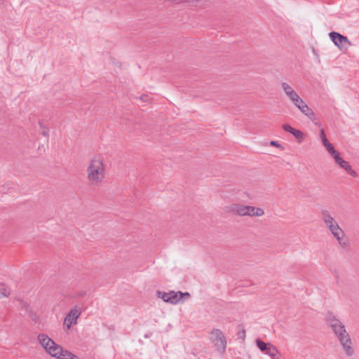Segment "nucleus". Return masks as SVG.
Here are the masks:
<instances>
[{
  "mask_svg": "<svg viewBox=\"0 0 359 359\" xmlns=\"http://www.w3.org/2000/svg\"><path fill=\"white\" fill-rule=\"evenodd\" d=\"M147 95H142L140 97V99L143 101H146L147 100Z\"/></svg>",
  "mask_w": 359,
  "mask_h": 359,
  "instance_id": "obj_22",
  "label": "nucleus"
},
{
  "mask_svg": "<svg viewBox=\"0 0 359 359\" xmlns=\"http://www.w3.org/2000/svg\"><path fill=\"white\" fill-rule=\"evenodd\" d=\"M330 37L340 50L346 49L348 41L346 36L337 32H331L330 33Z\"/></svg>",
  "mask_w": 359,
  "mask_h": 359,
  "instance_id": "obj_11",
  "label": "nucleus"
},
{
  "mask_svg": "<svg viewBox=\"0 0 359 359\" xmlns=\"http://www.w3.org/2000/svg\"><path fill=\"white\" fill-rule=\"evenodd\" d=\"M270 144L277 148H281V145L276 141H271Z\"/></svg>",
  "mask_w": 359,
  "mask_h": 359,
  "instance_id": "obj_21",
  "label": "nucleus"
},
{
  "mask_svg": "<svg viewBox=\"0 0 359 359\" xmlns=\"http://www.w3.org/2000/svg\"><path fill=\"white\" fill-rule=\"evenodd\" d=\"M301 112L311 121H314L316 118V114L314 111L308 105L305 107V108H304Z\"/></svg>",
  "mask_w": 359,
  "mask_h": 359,
  "instance_id": "obj_15",
  "label": "nucleus"
},
{
  "mask_svg": "<svg viewBox=\"0 0 359 359\" xmlns=\"http://www.w3.org/2000/svg\"><path fill=\"white\" fill-rule=\"evenodd\" d=\"M320 137L323 146L325 147L329 154L335 149L334 146L327 140L323 129H321L320 131Z\"/></svg>",
  "mask_w": 359,
  "mask_h": 359,
  "instance_id": "obj_14",
  "label": "nucleus"
},
{
  "mask_svg": "<svg viewBox=\"0 0 359 359\" xmlns=\"http://www.w3.org/2000/svg\"><path fill=\"white\" fill-rule=\"evenodd\" d=\"M81 314V311L79 307L74 306L72 308L69 313L66 315L64 320V326L65 329L69 330L73 325H76Z\"/></svg>",
  "mask_w": 359,
  "mask_h": 359,
  "instance_id": "obj_8",
  "label": "nucleus"
},
{
  "mask_svg": "<svg viewBox=\"0 0 359 359\" xmlns=\"http://www.w3.org/2000/svg\"><path fill=\"white\" fill-rule=\"evenodd\" d=\"M37 339L40 345L52 357L58 359H79L77 355L64 349L46 334H39Z\"/></svg>",
  "mask_w": 359,
  "mask_h": 359,
  "instance_id": "obj_3",
  "label": "nucleus"
},
{
  "mask_svg": "<svg viewBox=\"0 0 359 359\" xmlns=\"http://www.w3.org/2000/svg\"><path fill=\"white\" fill-rule=\"evenodd\" d=\"M11 294V289L5 284L0 283V299L7 297Z\"/></svg>",
  "mask_w": 359,
  "mask_h": 359,
  "instance_id": "obj_16",
  "label": "nucleus"
},
{
  "mask_svg": "<svg viewBox=\"0 0 359 359\" xmlns=\"http://www.w3.org/2000/svg\"><path fill=\"white\" fill-rule=\"evenodd\" d=\"M255 342L259 350L266 355H268L271 359L281 358V353L272 344L266 343L259 339Z\"/></svg>",
  "mask_w": 359,
  "mask_h": 359,
  "instance_id": "obj_7",
  "label": "nucleus"
},
{
  "mask_svg": "<svg viewBox=\"0 0 359 359\" xmlns=\"http://www.w3.org/2000/svg\"><path fill=\"white\" fill-rule=\"evenodd\" d=\"M39 126H40V129L41 130V134L44 137H48V135H49V128L46 125H44L43 123H41V122H39Z\"/></svg>",
  "mask_w": 359,
  "mask_h": 359,
  "instance_id": "obj_19",
  "label": "nucleus"
},
{
  "mask_svg": "<svg viewBox=\"0 0 359 359\" xmlns=\"http://www.w3.org/2000/svg\"><path fill=\"white\" fill-rule=\"evenodd\" d=\"M226 208L227 212L229 213L241 217H245L246 213L245 212L247 205L241 203H235L229 205L228 206H226Z\"/></svg>",
  "mask_w": 359,
  "mask_h": 359,
  "instance_id": "obj_12",
  "label": "nucleus"
},
{
  "mask_svg": "<svg viewBox=\"0 0 359 359\" xmlns=\"http://www.w3.org/2000/svg\"><path fill=\"white\" fill-rule=\"evenodd\" d=\"M321 215L325 226L337 240L340 247L343 249H347L349 247V241L335 219L327 210H323Z\"/></svg>",
  "mask_w": 359,
  "mask_h": 359,
  "instance_id": "obj_4",
  "label": "nucleus"
},
{
  "mask_svg": "<svg viewBox=\"0 0 359 359\" xmlns=\"http://www.w3.org/2000/svg\"><path fill=\"white\" fill-rule=\"evenodd\" d=\"M283 129L285 130L286 132H288L292 134V131L294 130V128H292L291 126L288 124H284L283 125Z\"/></svg>",
  "mask_w": 359,
  "mask_h": 359,
  "instance_id": "obj_20",
  "label": "nucleus"
},
{
  "mask_svg": "<svg viewBox=\"0 0 359 359\" xmlns=\"http://www.w3.org/2000/svg\"><path fill=\"white\" fill-rule=\"evenodd\" d=\"M300 111L307 106V104L303 100V99L300 97L298 99V101H294L292 103Z\"/></svg>",
  "mask_w": 359,
  "mask_h": 359,
  "instance_id": "obj_17",
  "label": "nucleus"
},
{
  "mask_svg": "<svg viewBox=\"0 0 359 359\" xmlns=\"http://www.w3.org/2000/svg\"><path fill=\"white\" fill-rule=\"evenodd\" d=\"M86 180L93 187L101 185L106 178V165L102 154L92 156L87 163L86 169Z\"/></svg>",
  "mask_w": 359,
  "mask_h": 359,
  "instance_id": "obj_2",
  "label": "nucleus"
},
{
  "mask_svg": "<svg viewBox=\"0 0 359 359\" xmlns=\"http://www.w3.org/2000/svg\"><path fill=\"white\" fill-rule=\"evenodd\" d=\"M280 87L286 97L292 103L294 102V101H298L300 96L290 84L284 81L280 83Z\"/></svg>",
  "mask_w": 359,
  "mask_h": 359,
  "instance_id": "obj_10",
  "label": "nucleus"
},
{
  "mask_svg": "<svg viewBox=\"0 0 359 359\" xmlns=\"http://www.w3.org/2000/svg\"><path fill=\"white\" fill-rule=\"evenodd\" d=\"M292 134L295 137V138L298 140L299 142H301L304 138V134L299 130L294 128Z\"/></svg>",
  "mask_w": 359,
  "mask_h": 359,
  "instance_id": "obj_18",
  "label": "nucleus"
},
{
  "mask_svg": "<svg viewBox=\"0 0 359 359\" xmlns=\"http://www.w3.org/2000/svg\"><path fill=\"white\" fill-rule=\"evenodd\" d=\"M326 323L336 336L344 355L352 356L354 354L353 344L344 323L332 314L326 317Z\"/></svg>",
  "mask_w": 359,
  "mask_h": 359,
  "instance_id": "obj_1",
  "label": "nucleus"
},
{
  "mask_svg": "<svg viewBox=\"0 0 359 359\" xmlns=\"http://www.w3.org/2000/svg\"><path fill=\"white\" fill-rule=\"evenodd\" d=\"M245 216L262 217L264 215V209L258 207L247 205Z\"/></svg>",
  "mask_w": 359,
  "mask_h": 359,
  "instance_id": "obj_13",
  "label": "nucleus"
},
{
  "mask_svg": "<svg viewBox=\"0 0 359 359\" xmlns=\"http://www.w3.org/2000/svg\"><path fill=\"white\" fill-rule=\"evenodd\" d=\"M210 339L218 353H224L225 352L227 341L222 330L213 329L210 333Z\"/></svg>",
  "mask_w": 359,
  "mask_h": 359,
  "instance_id": "obj_6",
  "label": "nucleus"
},
{
  "mask_svg": "<svg viewBox=\"0 0 359 359\" xmlns=\"http://www.w3.org/2000/svg\"><path fill=\"white\" fill-rule=\"evenodd\" d=\"M156 296L161 299L163 302L171 304H177L181 302H184L186 299L190 297V294L187 292H182L180 291H157Z\"/></svg>",
  "mask_w": 359,
  "mask_h": 359,
  "instance_id": "obj_5",
  "label": "nucleus"
},
{
  "mask_svg": "<svg viewBox=\"0 0 359 359\" xmlns=\"http://www.w3.org/2000/svg\"><path fill=\"white\" fill-rule=\"evenodd\" d=\"M330 154L332 156L333 159L334 160V162L342 169L345 170L349 175H351L353 177L356 176V172L351 168V166L348 163V161L344 160L340 153L337 151L336 149L333 150L330 153Z\"/></svg>",
  "mask_w": 359,
  "mask_h": 359,
  "instance_id": "obj_9",
  "label": "nucleus"
}]
</instances>
